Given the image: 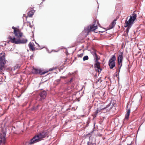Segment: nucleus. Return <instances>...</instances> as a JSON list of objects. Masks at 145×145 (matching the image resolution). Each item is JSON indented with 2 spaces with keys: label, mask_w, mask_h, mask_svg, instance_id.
<instances>
[{
  "label": "nucleus",
  "mask_w": 145,
  "mask_h": 145,
  "mask_svg": "<svg viewBox=\"0 0 145 145\" xmlns=\"http://www.w3.org/2000/svg\"><path fill=\"white\" fill-rule=\"evenodd\" d=\"M129 17H128L125 22L124 27H127L126 30V33H128L129 30L133 24L134 22L136 19L137 14L135 13H133L130 16L129 18L128 19Z\"/></svg>",
  "instance_id": "nucleus-1"
},
{
  "label": "nucleus",
  "mask_w": 145,
  "mask_h": 145,
  "mask_svg": "<svg viewBox=\"0 0 145 145\" xmlns=\"http://www.w3.org/2000/svg\"><path fill=\"white\" fill-rule=\"evenodd\" d=\"M47 135V132L46 131H43L35 135L31 139L29 143L30 144H32L39 142L44 138Z\"/></svg>",
  "instance_id": "nucleus-2"
},
{
  "label": "nucleus",
  "mask_w": 145,
  "mask_h": 145,
  "mask_svg": "<svg viewBox=\"0 0 145 145\" xmlns=\"http://www.w3.org/2000/svg\"><path fill=\"white\" fill-rule=\"evenodd\" d=\"M8 39L9 42L16 44H26L28 41L27 39L25 37L16 39L14 37L12 38L11 36H9Z\"/></svg>",
  "instance_id": "nucleus-3"
},
{
  "label": "nucleus",
  "mask_w": 145,
  "mask_h": 145,
  "mask_svg": "<svg viewBox=\"0 0 145 145\" xmlns=\"http://www.w3.org/2000/svg\"><path fill=\"white\" fill-rule=\"evenodd\" d=\"M94 58L95 59V66L96 68V70L98 71V72H100L102 70V69L100 68V63L98 61V60L99 59L98 56L97 55L96 52H94L93 54Z\"/></svg>",
  "instance_id": "nucleus-4"
},
{
  "label": "nucleus",
  "mask_w": 145,
  "mask_h": 145,
  "mask_svg": "<svg viewBox=\"0 0 145 145\" xmlns=\"http://www.w3.org/2000/svg\"><path fill=\"white\" fill-rule=\"evenodd\" d=\"M2 55V54H0V72H2L3 71L6 61L5 54L3 55Z\"/></svg>",
  "instance_id": "nucleus-5"
},
{
  "label": "nucleus",
  "mask_w": 145,
  "mask_h": 145,
  "mask_svg": "<svg viewBox=\"0 0 145 145\" xmlns=\"http://www.w3.org/2000/svg\"><path fill=\"white\" fill-rule=\"evenodd\" d=\"M12 29H14V33L16 38V39L19 37H21L23 36V34L19 29L16 28L13 26L12 27Z\"/></svg>",
  "instance_id": "nucleus-6"
},
{
  "label": "nucleus",
  "mask_w": 145,
  "mask_h": 145,
  "mask_svg": "<svg viewBox=\"0 0 145 145\" xmlns=\"http://www.w3.org/2000/svg\"><path fill=\"white\" fill-rule=\"evenodd\" d=\"M116 60V57L115 55H113L110 59L109 61L108 65L111 69H113L116 65L115 61Z\"/></svg>",
  "instance_id": "nucleus-7"
},
{
  "label": "nucleus",
  "mask_w": 145,
  "mask_h": 145,
  "mask_svg": "<svg viewBox=\"0 0 145 145\" xmlns=\"http://www.w3.org/2000/svg\"><path fill=\"white\" fill-rule=\"evenodd\" d=\"M32 72L35 74H39L41 75L44 74L48 72L47 71H42L40 69H37L33 67L32 69Z\"/></svg>",
  "instance_id": "nucleus-8"
},
{
  "label": "nucleus",
  "mask_w": 145,
  "mask_h": 145,
  "mask_svg": "<svg viewBox=\"0 0 145 145\" xmlns=\"http://www.w3.org/2000/svg\"><path fill=\"white\" fill-rule=\"evenodd\" d=\"M47 93L44 90H43L40 92L39 93L40 96V101H42V100L45 99Z\"/></svg>",
  "instance_id": "nucleus-9"
},
{
  "label": "nucleus",
  "mask_w": 145,
  "mask_h": 145,
  "mask_svg": "<svg viewBox=\"0 0 145 145\" xmlns=\"http://www.w3.org/2000/svg\"><path fill=\"white\" fill-rule=\"evenodd\" d=\"M97 27L96 24V22H94L92 25H91L88 27V30L89 31H93L97 29Z\"/></svg>",
  "instance_id": "nucleus-10"
},
{
  "label": "nucleus",
  "mask_w": 145,
  "mask_h": 145,
  "mask_svg": "<svg viewBox=\"0 0 145 145\" xmlns=\"http://www.w3.org/2000/svg\"><path fill=\"white\" fill-rule=\"evenodd\" d=\"M6 138L5 135L2 134H0V145H3L5 143Z\"/></svg>",
  "instance_id": "nucleus-11"
},
{
  "label": "nucleus",
  "mask_w": 145,
  "mask_h": 145,
  "mask_svg": "<svg viewBox=\"0 0 145 145\" xmlns=\"http://www.w3.org/2000/svg\"><path fill=\"white\" fill-rule=\"evenodd\" d=\"M30 50L32 51H34L35 50V45L33 42H30L28 44Z\"/></svg>",
  "instance_id": "nucleus-12"
},
{
  "label": "nucleus",
  "mask_w": 145,
  "mask_h": 145,
  "mask_svg": "<svg viewBox=\"0 0 145 145\" xmlns=\"http://www.w3.org/2000/svg\"><path fill=\"white\" fill-rule=\"evenodd\" d=\"M123 53L121 52H119V55L118 57V61H122L123 60Z\"/></svg>",
  "instance_id": "nucleus-13"
},
{
  "label": "nucleus",
  "mask_w": 145,
  "mask_h": 145,
  "mask_svg": "<svg viewBox=\"0 0 145 145\" xmlns=\"http://www.w3.org/2000/svg\"><path fill=\"white\" fill-rule=\"evenodd\" d=\"M116 20H114L113 21V22L108 27V29H111L114 28L116 24Z\"/></svg>",
  "instance_id": "nucleus-14"
},
{
  "label": "nucleus",
  "mask_w": 145,
  "mask_h": 145,
  "mask_svg": "<svg viewBox=\"0 0 145 145\" xmlns=\"http://www.w3.org/2000/svg\"><path fill=\"white\" fill-rule=\"evenodd\" d=\"M35 11L34 10L33 8H32L30 11L28 12L27 13L28 16L30 17H32L34 14Z\"/></svg>",
  "instance_id": "nucleus-15"
},
{
  "label": "nucleus",
  "mask_w": 145,
  "mask_h": 145,
  "mask_svg": "<svg viewBox=\"0 0 145 145\" xmlns=\"http://www.w3.org/2000/svg\"><path fill=\"white\" fill-rule=\"evenodd\" d=\"M130 112V109H129L127 110V112L125 114V119H128L129 118Z\"/></svg>",
  "instance_id": "nucleus-16"
},
{
  "label": "nucleus",
  "mask_w": 145,
  "mask_h": 145,
  "mask_svg": "<svg viewBox=\"0 0 145 145\" xmlns=\"http://www.w3.org/2000/svg\"><path fill=\"white\" fill-rule=\"evenodd\" d=\"M110 103H109V104H108V105H104V107H103V105H101V109H106V108H108V107H109L110 106Z\"/></svg>",
  "instance_id": "nucleus-17"
},
{
  "label": "nucleus",
  "mask_w": 145,
  "mask_h": 145,
  "mask_svg": "<svg viewBox=\"0 0 145 145\" xmlns=\"http://www.w3.org/2000/svg\"><path fill=\"white\" fill-rule=\"evenodd\" d=\"M118 68L120 69L122 65V61H118Z\"/></svg>",
  "instance_id": "nucleus-18"
},
{
  "label": "nucleus",
  "mask_w": 145,
  "mask_h": 145,
  "mask_svg": "<svg viewBox=\"0 0 145 145\" xmlns=\"http://www.w3.org/2000/svg\"><path fill=\"white\" fill-rule=\"evenodd\" d=\"M89 59V57L88 56H86L84 57L83 58V61H86L88 60Z\"/></svg>",
  "instance_id": "nucleus-19"
},
{
  "label": "nucleus",
  "mask_w": 145,
  "mask_h": 145,
  "mask_svg": "<svg viewBox=\"0 0 145 145\" xmlns=\"http://www.w3.org/2000/svg\"><path fill=\"white\" fill-rule=\"evenodd\" d=\"M98 113V110H97L93 114V116L94 117H95L97 115V114Z\"/></svg>",
  "instance_id": "nucleus-20"
},
{
  "label": "nucleus",
  "mask_w": 145,
  "mask_h": 145,
  "mask_svg": "<svg viewBox=\"0 0 145 145\" xmlns=\"http://www.w3.org/2000/svg\"><path fill=\"white\" fill-rule=\"evenodd\" d=\"M83 53H81L80 54H78L77 55V56L78 57H80L82 58V57L83 56Z\"/></svg>",
  "instance_id": "nucleus-21"
},
{
  "label": "nucleus",
  "mask_w": 145,
  "mask_h": 145,
  "mask_svg": "<svg viewBox=\"0 0 145 145\" xmlns=\"http://www.w3.org/2000/svg\"><path fill=\"white\" fill-rule=\"evenodd\" d=\"M40 106V105H37L35 107H34L33 108V110H35L37 109H38V108Z\"/></svg>",
  "instance_id": "nucleus-22"
},
{
  "label": "nucleus",
  "mask_w": 145,
  "mask_h": 145,
  "mask_svg": "<svg viewBox=\"0 0 145 145\" xmlns=\"http://www.w3.org/2000/svg\"><path fill=\"white\" fill-rule=\"evenodd\" d=\"M73 78H71L70 80L68 81V84H70L71 83V82H72V80Z\"/></svg>",
  "instance_id": "nucleus-23"
},
{
  "label": "nucleus",
  "mask_w": 145,
  "mask_h": 145,
  "mask_svg": "<svg viewBox=\"0 0 145 145\" xmlns=\"http://www.w3.org/2000/svg\"><path fill=\"white\" fill-rule=\"evenodd\" d=\"M55 69V68H50V69H49V70L48 71H53V70H54Z\"/></svg>",
  "instance_id": "nucleus-24"
},
{
  "label": "nucleus",
  "mask_w": 145,
  "mask_h": 145,
  "mask_svg": "<svg viewBox=\"0 0 145 145\" xmlns=\"http://www.w3.org/2000/svg\"><path fill=\"white\" fill-rule=\"evenodd\" d=\"M93 144L91 143V144H90L89 145L88 143V145H93Z\"/></svg>",
  "instance_id": "nucleus-25"
},
{
  "label": "nucleus",
  "mask_w": 145,
  "mask_h": 145,
  "mask_svg": "<svg viewBox=\"0 0 145 145\" xmlns=\"http://www.w3.org/2000/svg\"><path fill=\"white\" fill-rule=\"evenodd\" d=\"M28 24V22L25 23V24Z\"/></svg>",
  "instance_id": "nucleus-26"
}]
</instances>
